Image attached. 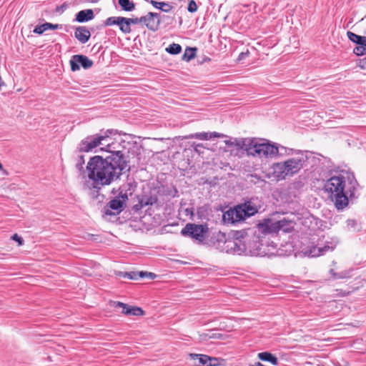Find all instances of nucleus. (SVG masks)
I'll return each instance as SVG.
<instances>
[{"label": "nucleus", "mask_w": 366, "mask_h": 366, "mask_svg": "<svg viewBox=\"0 0 366 366\" xmlns=\"http://www.w3.org/2000/svg\"><path fill=\"white\" fill-rule=\"evenodd\" d=\"M127 163L121 151L112 152L103 158L101 156L92 157L86 166L88 178L94 189H101L109 185L122 175Z\"/></svg>", "instance_id": "f257e3e1"}, {"label": "nucleus", "mask_w": 366, "mask_h": 366, "mask_svg": "<svg viewBox=\"0 0 366 366\" xmlns=\"http://www.w3.org/2000/svg\"><path fill=\"white\" fill-rule=\"evenodd\" d=\"M290 156L288 159L274 163L272 167V176L277 181L284 180L298 174L304 167L307 157L301 150H295L280 146V157Z\"/></svg>", "instance_id": "f03ea898"}, {"label": "nucleus", "mask_w": 366, "mask_h": 366, "mask_svg": "<svg viewBox=\"0 0 366 366\" xmlns=\"http://www.w3.org/2000/svg\"><path fill=\"white\" fill-rule=\"evenodd\" d=\"M350 184L349 187H346L343 177H332L325 184V191L330 194V199L339 210L346 207L348 204V197L354 195L353 191L357 183L355 180H350Z\"/></svg>", "instance_id": "7ed1b4c3"}, {"label": "nucleus", "mask_w": 366, "mask_h": 366, "mask_svg": "<svg viewBox=\"0 0 366 366\" xmlns=\"http://www.w3.org/2000/svg\"><path fill=\"white\" fill-rule=\"evenodd\" d=\"M242 148L246 151L248 156L259 159H269L280 156V147L269 142L259 143L255 139H245L242 142Z\"/></svg>", "instance_id": "20e7f679"}, {"label": "nucleus", "mask_w": 366, "mask_h": 366, "mask_svg": "<svg viewBox=\"0 0 366 366\" xmlns=\"http://www.w3.org/2000/svg\"><path fill=\"white\" fill-rule=\"evenodd\" d=\"M114 134V131L107 129V131L102 132L99 134L87 136L83 139L78 146V149L81 152H89L92 151L100 145L104 144V140H107L109 136Z\"/></svg>", "instance_id": "39448f33"}, {"label": "nucleus", "mask_w": 366, "mask_h": 366, "mask_svg": "<svg viewBox=\"0 0 366 366\" xmlns=\"http://www.w3.org/2000/svg\"><path fill=\"white\" fill-rule=\"evenodd\" d=\"M208 232L207 225L188 223L182 229L181 234L183 236L191 237L199 242L205 239L206 234Z\"/></svg>", "instance_id": "423d86ee"}, {"label": "nucleus", "mask_w": 366, "mask_h": 366, "mask_svg": "<svg viewBox=\"0 0 366 366\" xmlns=\"http://www.w3.org/2000/svg\"><path fill=\"white\" fill-rule=\"evenodd\" d=\"M244 243L246 247L245 254L252 256L263 255L265 252L262 251V244L259 242V237L256 235H244Z\"/></svg>", "instance_id": "0eeeda50"}, {"label": "nucleus", "mask_w": 366, "mask_h": 366, "mask_svg": "<svg viewBox=\"0 0 366 366\" xmlns=\"http://www.w3.org/2000/svg\"><path fill=\"white\" fill-rule=\"evenodd\" d=\"M128 200L127 194L120 192L119 194L112 199L104 207V213L107 215L118 214L124 208V205Z\"/></svg>", "instance_id": "6e6552de"}, {"label": "nucleus", "mask_w": 366, "mask_h": 366, "mask_svg": "<svg viewBox=\"0 0 366 366\" xmlns=\"http://www.w3.org/2000/svg\"><path fill=\"white\" fill-rule=\"evenodd\" d=\"M224 249L227 252L241 254L245 252L246 247L244 243V235L241 234L233 239H227L224 242Z\"/></svg>", "instance_id": "1a4fd4ad"}, {"label": "nucleus", "mask_w": 366, "mask_h": 366, "mask_svg": "<svg viewBox=\"0 0 366 366\" xmlns=\"http://www.w3.org/2000/svg\"><path fill=\"white\" fill-rule=\"evenodd\" d=\"M69 63L72 71L79 70L81 66L84 69H88L94 64L92 60L82 54H76L72 56Z\"/></svg>", "instance_id": "9d476101"}, {"label": "nucleus", "mask_w": 366, "mask_h": 366, "mask_svg": "<svg viewBox=\"0 0 366 366\" xmlns=\"http://www.w3.org/2000/svg\"><path fill=\"white\" fill-rule=\"evenodd\" d=\"M166 16H160L157 13L149 12L147 15L142 16V23L151 31H157L160 24L161 20L167 19Z\"/></svg>", "instance_id": "9b49d317"}, {"label": "nucleus", "mask_w": 366, "mask_h": 366, "mask_svg": "<svg viewBox=\"0 0 366 366\" xmlns=\"http://www.w3.org/2000/svg\"><path fill=\"white\" fill-rule=\"evenodd\" d=\"M338 243L337 239L332 240L330 242H327L323 247L321 246H313L309 249L305 251V254L312 257H319L323 255L328 251L333 250Z\"/></svg>", "instance_id": "f8f14e48"}, {"label": "nucleus", "mask_w": 366, "mask_h": 366, "mask_svg": "<svg viewBox=\"0 0 366 366\" xmlns=\"http://www.w3.org/2000/svg\"><path fill=\"white\" fill-rule=\"evenodd\" d=\"M238 206L244 219L247 217L254 215L258 212L259 204L257 199H251Z\"/></svg>", "instance_id": "ddd939ff"}, {"label": "nucleus", "mask_w": 366, "mask_h": 366, "mask_svg": "<svg viewBox=\"0 0 366 366\" xmlns=\"http://www.w3.org/2000/svg\"><path fill=\"white\" fill-rule=\"evenodd\" d=\"M106 26L117 25L124 34H129L132 31L131 27L129 26L128 20L123 16H111L107 19L105 21Z\"/></svg>", "instance_id": "4468645a"}, {"label": "nucleus", "mask_w": 366, "mask_h": 366, "mask_svg": "<svg viewBox=\"0 0 366 366\" xmlns=\"http://www.w3.org/2000/svg\"><path fill=\"white\" fill-rule=\"evenodd\" d=\"M242 220H244V218L241 212L238 209V206L234 209H229L222 215V221L226 224H233Z\"/></svg>", "instance_id": "2eb2a0df"}, {"label": "nucleus", "mask_w": 366, "mask_h": 366, "mask_svg": "<svg viewBox=\"0 0 366 366\" xmlns=\"http://www.w3.org/2000/svg\"><path fill=\"white\" fill-rule=\"evenodd\" d=\"M189 357L194 360L195 366H214L217 360L206 355L190 354Z\"/></svg>", "instance_id": "dca6fc26"}, {"label": "nucleus", "mask_w": 366, "mask_h": 366, "mask_svg": "<svg viewBox=\"0 0 366 366\" xmlns=\"http://www.w3.org/2000/svg\"><path fill=\"white\" fill-rule=\"evenodd\" d=\"M114 308H122V313L127 315L141 316L144 315L142 308L134 306H129L121 302H113L112 305Z\"/></svg>", "instance_id": "f3484780"}, {"label": "nucleus", "mask_w": 366, "mask_h": 366, "mask_svg": "<svg viewBox=\"0 0 366 366\" xmlns=\"http://www.w3.org/2000/svg\"><path fill=\"white\" fill-rule=\"evenodd\" d=\"M224 137L222 134L213 132H198L194 134H191L187 137L185 139H198L200 140H208L213 138H220Z\"/></svg>", "instance_id": "a211bd4d"}, {"label": "nucleus", "mask_w": 366, "mask_h": 366, "mask_svg": "<svg viewBox=\"0 0 366 366\" xmlns=\"http://www.w3.org/2000/svg\"><path fill=\"white\" fill-rule=\"evenodd\" d=\"M74 36L81 44H85L89 41L91 33L85 26H79L75 30Z\"/></svg>", "instance_id": "6ab92c4d"}, {"label": "nucleus", "mask_w": 366, "mask_h": 366, "mask_svg": "<svg viewBox=\"0 0 366 366\" xmlns=\"http://www.w3.org/2000/svg\"><path fill=\"white\" fill-rule=\"evenodd\" d=\"M94 12L92 9H85L79 11L76 15V21L80 23L86 22L94 18Z\"/></svg>", "instance_id": "aec40b11"}, {"label": "nucleus", "mask_w": 366, "mask_h": 366, "mask_svg": "<svg viewBox=\"0 0 366 366\" xmlns=\"http://www.w3.org/2000/svg\"><path fill=\"white\" fill-rule=\"evenodd\" d=\"M61 25L54 24L51 23L46 22L41 25L36 26L35 27V29H34V32L37 34H41L45 31H46L48 29L55 30V29H61Z\"/></svg>", "instance_id": "412c9836"}, {"label": "nucleus", "mask_w": 366, "mask_h": 366, "mask_svg": "<svg viewBox=\"0 0 366 366\" xmlns=\"http://www.w3.org/2000/svg\"><path fill=\"white\" fill-rule=\"evenodd\" d=\"M257 357L260 360L269 362L273 365H277L278 364V359L269 352H259L258 353Z\"/></svg>", "instance_id": "4be33fe9"}, {"label": "nucleus", "mask_w": 366, "mask_h": 366, "mask_svg": "<svg viewBox=\"0 0 366 366\" xmlns=\"http://www.w3.org/2000/svg\"><path fill=\"white\" fill-rule=\"evenodd\" d=\"M150 4L155 8L159 9L162 11L167 13L170 12L173 9V6L171 4L163 1H157L151 0Z\"/></svg>", "instance_id": "5701e85b"}, {"label": "nucleus", "mask_w": 366, "mask_h": 366, "mask_svg": "<svg viewBox=\"0 0 366 366\" xmlns=\"http://www.w3.org/2000/svg\"><path fill=\"white\" fill-rule=\"evenodd\" d=\"M352 269H348L337 273L334 271V269H330V274L332 275L333 279L339 280L350 277L352 276Z\"/></svg>", "instance_id": "b1692460"}, {"label": "nucleus", "mask_w": 366, "mask_h": 366, "mask_svg": "<svg viewBox=\"0 0 366 366\" xmlns=\"http://www.w3.org/2000/svg\"><path fill=\"white\" fill-rule=\"evenodd\" d=\"M119 4L124 11H132L134 9L135 5L133 1L130 0H119Z\"/></svg>", "instance_id": "393cba45"}, {"label": "nucleus", "mask_w": 366, "mask_h": 366, "mask_svg": "<svg viewBox=\"0 0 366 366\" xmlns=\"http://www.w3.org/2000/svg\"><path fill=\"white\" fill-rule=\"evenodd\" d=\"M196 53V49L195 48H190L188 47L185 49L184 53L182 56V60L186 61H189L192 59L194 58Z\"/></svg>", "instance_id": "a878e982"}, {"label": "nucleus", "mask_w": 366, "mask_h": 366, "mask_svg": "<svg viewBox=\"0 0 366 366\" xmlns=\"http://www.w3.org/2000/svg\"><path fill=\"white\" fill-rule=\"evenodd\" d=\"M182 51V46L178 44L173 43L166 48V51L171 54H178Z\"/></svg>", "instance_id": "bb28decb"}, {"label": "nucleus", "mask_w": 366, "mask_h": 366, "mask_svg": "<svg viewBox=\"0 0 366 366\" xmlns=\"http://www.w3.org/2000/svg\"><path fill=\"white\" fill-rule=\"evenodd\" d=\"M117 275L130 280H138V272H119Z\"/></svg>", "instance_id": "cd10ccee"}, {"label": "nucleus", "mask_w": 366, "mask_h": 366, "mask_svg": "<svg viewBox=\"0 0 366 366\" xmlns=\"http://www.w3.org/2000/svg\"><path fill=\"white\" fill-rule=\"evenodd\" d=\"M347 36L351 41L355 43L357 45L359 42H360V41L363 36L357 35L352 31H347Z\"/></svg>", "instance_id": "c85d7f7f"}, {"label": "nucleus", "mask_w": 366, "mask_h": 366, "mask_svg": "<svg viewBox=\"0 0 366 366\" xmlns=\"http://www.w3.org/2000/svg\"><path fill=\"white\" fill-rule=\"evenodd\" d=\"M347 229L348 231L355 232L359 230L357 223L355 219H348L347 221Z\"/></svg>", "instance_id": "c756f323"}, {"label": "nucleus", "mask_w": 366, "mask_h": 366, "mask_svg": "<svg viewBox=\"0 0 366 366\" xmlns=\"http://www.w3.org/2000/svg\"><path fill=\"white\" fill-rule=\"evenodd\" d=\"M209 337L211 339L224 340V335L217 330L209 331Z\"/></svg>", "instance_id": "7c9ffc66"}, {"label": "nucleus", "mask_w": 366, "mask_h": 366, "mask_svg": "<svg viewBox=\"0 0 366 366\" xmlns=\"http://www.w3.org/2000/svg\"><path fill=\"white\" fill-rule=\"evenodd\" d=\"M103 142L104 143V144H103L102 146H105V147H102L101 149L106 150L107 152H109L110 154H112V152H114V151L111 150L112 148L114 149V147H113L114 143L109 142V137L108 138V139L107 141L104 140Z\"/></svg>", "instance_id": "2f4dec72"}, {"label": "nucleus", "mask_w": 366, "mask_h": 366, "mask_svg": "<svg viewBox=\"0 0 366 366\" xmlns=\"http://www.w3.org/2000/svg\"><path fill=\"white\" fill-rule=\"evenodd\" d=\"M191 147L194 149V152L198 154H201L203 153V149L206 147L203 145V144H197L195 142L192 143Z\"/></svg>", "instance_id": "473e14b6"}, {"label": "nucleus", "mask_w": 366, "mask_h": 366, "mask_svg": "<svg viewBox=\"0 0 366 366\" xmlns=\"http://www.w3.org/2000/svg\"><path fill=\"white\" fill-rule=\"evenodd\" d=\"M198 6L194 0H189L187 6V10L190 13H194L197 11Z\"/></svg>", "instance_id": "72a5a7b5"}, {"label": "nucleus", "mask_w": 366, "mask_h": 366, "mask_svg": "<svg viewBox=\"0 0 366 366\" xmlns=\"http://www.w3.org/2000/svg\"><path fill=\"white\" fill-rule=\"evenodd\" d=\"M354 54H355L357 56H362L366 54V49L365 47L356 46L353 49Z\"/></svg>", "instance_id": "f704fd0d"}, {"label": "nucleus", "mask_w": 366, "mask_h": 366, "mask_svg": "<svg viewBox=\"0 0 366 366\" xmlns=\"http://www.w3.org/2000/svg\"><path fill=\"white\" fill-rule=\"evenodd\" d=\"M156 277V274L152 272H138V279L139 278H144V277H149L150 279L153 280Z\"/></svg>", "instance_id": "c9c22d12"}, {"label": "nucleus", "mask_w": 366, "mask_h": 366, "mask_svg": "<svg viewBox=\"0 0 366 366\" xmlns=\"http://www.w3.org/2000/svg\"><path fill=\"white\" fill-rule=\"evenodd\" d=\"M127 19L128 20L129 27H131L132 24L142 23V16L140 18H127Z\"/></svg>", "instance_id": "e433bc0d"}, {"label": "nucleus", "mask_w": 366, "mask_h": 366, "mask_svg": "<svg viewBox=\"0 0 366 366\" xmlns=\"http://www.w3.org/2000/svg\"><path fill=\"white\" fill-rule=\"evenodd\" d=\"M270 222L259 224V229H262V232L264 233H270L272 232L270 227L269 225Z\"/></svg>", "instance_id": "4c0bfd02"}, {"label": "nucleus", "mask_w": 366, "mask_h": 366, "mask_svg": "<svg viewBox=\"0 0 366 366\" xmlns=\"http://www.w3.org/2000/svg\"><path fill=\"white\" fill-rule=\"evenodd\" d=\"M11 239L17 242L19 245L23 244V242H24L23 239L21 237H19L17 234H14V235H12Z\"/></svg>", "instance_id": "58836bf2"}, {"label": "nucleus", "mask_w": 366, "mask_h": 366, "mask_svg": "<svg viewBox=\"0 0 366 366\" xmlns=\"http://www.w3.org/2000/svg\"><path fill=\"white\" fill-rule=\"evenodd\" d=\"M357 65L362 69H366V57L358 60Z\"/></svg>", "instance_id": "ea45409f"}, {"label": "nucleus", "mask_w": 366, "mask_h": 366, "mask_svg": "<svg viewBox=\"0 0 366 366\" xmlns=\"http://www.w3.org/2000/svg\"><path fill=\"white\" fill-rule=\"evenodd\" d=\"M211 338L209 337V332H203L199 335V340L201 341H207L208 340H210Z\"/></svg>", "instance_id": "a19ab883"}, {"label": "nucleus", "mask_w": 366, "mask_h": 366, "mask_svg": "<svg viewBox=\"0 0 366 366\" xmlns=\"http://www.w3.org/2000/svg\"><path fill=\"white\" fill-rule=\"evenodd\" d=\"M84 163V157L83 156H79V162L76 163V167L79 169H81L82 168V164Z\"/></svg>", "instance_id": "79ce46f5"}, {"label": "nucleus", "mask_w": 366, "mask_h": 366, "mask_svg": "<svg viewBox=\"0 0 366 366\" xmlns=\"http://www.w3.org/2000/svg\"><path fill=\"white\" fill-rule=\"evenodd\" d=\"M357 46L365 47L366 49V36H362L360 42L357 44Z\"/></svg>", "instance_id": "37998d69"}, {"label": "nucleus", "mask_w": 366, "mask_h": 366, "mask_svg": "<svg viewBox=\"0 0 366 366\" xmlns=\"http://www.w3.org/2000/svg\"><path fill=\"white\" fill-rule=\"evenodd\" d=\"M247 53H244V52H242L240 54H239V59H243L244 56L247 55Z\"/></svg>", "instance_id": "c03bdc74"}, {"label": "nucleus", "mask_w": 366, "mask_h": 366, "mask_svg": "<svg viewBox=\"0 0 366 366\" xmlns=\"http://www.w3.org/2000/svg\"><path fill=\"white\" fill-rule=\"evenodd\" d=\"M3 84V81H2V79H1V77L0 76V86Z\"/></svg>", "instance_id": "a18cd8bd"}, {"label": "nucleus", "mask_w": 366, "mask_h": 366, "mask_svg": "<svg viewBox=\"0 0 366 366\" xmlns=\"http://www.w3.org/2000/svg\"><path fill=\"white\" fill-rule=\"evenodd\" d=\"M2 169V164L0 163V170Z\"/></svg>", "instance_id": "49530a36"}, {"label": "nucleus", "mask_w": 366, "mask_h": 366, "mask_svg": "<svg viewBox=\"0 0 366 366\" xmlns=\"http://www.w3.org/2000/svg\"><path fill=\"white\" fill-rule=\"evenodd\" d=\"M64 8H66V6L64 5H62L61 9H64Z\"/></svg>", "instance_id": "de8ad7c7"}]
</instances>
